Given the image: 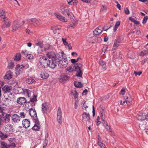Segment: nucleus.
<instances>
[{
    "mask_svg": "<svg viewBox=\"0 0 148 148\" xmlns=\"http://www.w3.org/2000/svg\"><path fill=\"white\" fill-rule=\"evenodd\" d=\"M49 60L46 57L42 56L40 58L39 62L42 67L45 68L48 66Z\"/></svg>",
    "mask_w": 148,
    "mask_h": 148,
    "instance_id": "nucleus-1",
    "label": "nucleus"
},
{
    "mask_svg": "<svg viewBox=\"0 0 148 148\" xmlns=\"http://www.w3.org/2000/svg\"><path fill=\"white\" fill-rule=\"evenodd\" d=\"M112 26V25H110L108 28L106 29H105L106 27H102L101 28V26H99L94 30L93 34L94 36H99L103 30L105 31H107Z\"/></svg>",
    "mask_w": 148,
    "mask_h": 148,
    "instance_id": "nucleus-2",
    "label": "nucleus"
},
{
    "mask_svg": "<svg viewBox=\"0 0 148 148\" xmlns=\"http://www.w3.org/2000/svg\"><path fill=\"white\" fill-rule=\"evenodd\" d=\"M75 71L77 72L76 76L82 77V65L80 63H77L75 66Z\"/></svg>",
    "mask_w": 148,
    "mask_h": 148,
    "instance_id": "nucleus-3",
    "label": "nucleus"
},
{
    "mask_svg": "<svg viewBox=\"0 0 148 148\" xmlns=\"http://www.w3.org/2000/svg\"><path fill=\"white\" fill-rule=\"evenodd\" d=\"M29 67L28 64H26V66H24L23 64L21 65H17L16 68V73L17 75H19L22 72V70L24 69L25 68H27Z\"/></svg>",
    "mask_w": 148,
    "mask_h": 148,
    "instance_id": "nucleus-4",
    "label": "nucleus"
},
{
    "mask_svg": "<svg viewBox=\"0 0 148 148\" xmlns=\"http://www.w3.org/2000/svg\"><path fill=\"white\" fill-rule=\"evenodd\" d=\"M67 58H64L59 57L58 58L60 64H61L62 67H66L68 64V61H67Z\"/></svg>",
    "mask_w": 148,
    "mask_h": 148,
    "instance_id": "nucleus-5",
    "label": "nucleus"
},
{
    "mask_svg": "<svg viewBox=\"0 0 148 148\" xmlns=\"http://www.w3.org/2000/svg\"><path fill=\"white\" fill-rule=\"evenodd\" d=\"M82 116L83 122L86 121L88 122L89 123H91L90 116L89 113H87L86 112H84L82 114Z\"/></svg>",
    "mask_w": 148,
    "mask_h": 148,
    "instance_id": "nucleus-6",
    "label": "nucleus"
},
{
    "mask_svg": "<svg viewBox=\"0 0 148 148\" xmlns=\"http://www.w3.org/2000/svg\"><path fill=\"white\" fill-rule=\"evenodd\" d=\"M122 40L121 37H119L116 39L114 41V45L112 49V51L115 50L116 48L120 45V43Z\"/></svg>",
    "mask_w": 148,
    "mask_h": 148,
    "instance_id": "nucleus-7",
    "label": "nucleus"
},
{
    "mask_svg": "<svg viewBox=\"0 0 148 148\" xmlns=\"http://www.w3.org/2000/svg\"><path fill=\"white\" fill-rule=\"evenodd\" d=\"M61 11L62 14L69 16H71L72 14H73L72 13L70 12L68 8L66 7H64L61 8Z\"/></svg>",
    "mask_w": 148,
    "mask_h": 148,
    "instance_id": "nucleus-8",
    "label": "nucleus"
},
{
    "mask_svg": "<svg viewBox=\"0 0 148 148\" xmlns=\"http://www.w3.org/2000/svg\"><path fill=\"white\" fill-rule=\"evenodd\" d=\"M47 56L49 58V60H56V56L55 52L53 51L48 52L47 54Z\"/></svg>",
    "mask_w": 148,
    "mask_h": 148,
    "instance_id": "nucleus-9",
    "label": "nucleus"
},
{
    "mask_svg": "<svg viewBox=\"0 0 148 148\" xmlns=\"http://www.w3.org/2000/svg\"><path fill=\"white\" fill-rule=\"evenodd\" d=\"M56 60H49L48 62V65L50 68L52 69L55 68L56 66Z\"/></svg>",
    "mask_w": 148,
    "mask_h": 148,
    "instance_id": "nucleus-10",
    "label": "nucleus"
},
{
    "mask_svg": "<svg viewBox=\"0 0 148 148\" xmlns=\"http://www.w3.org/2000/svg\"><path fill=\"white\" fill-rule=\"evenodd\" d=\"M61 108L59 107L57 111V119L58 123L61 124L62 123V114Z\"/></svg>",
    "mask_w": 148,
    "mask_h": 148,
    "instance_id": "nucleus-11",
    "label": "nucleus"
},
{
    "mask_svg": "<svg viewBox=\"0 0 148 148\" xmlns=\"http://www.w3.org/2000/svg\"><path fill=\"white\" fill-rule=\"evenodd\" d=\"M13 126L10 124H8L6 125L5 128L4 130L6 133L9 134L12 133L13 132Z\"/></svg>",
    "mask_w": 148,
    "mask_h": 148,
    "instance_id": "nucleus-12",
    "label": "nucleus"
},
{
    "mask_svg": "<svg viewBox=\"0 0 148 148\" xmlns=\"http://www.w3.org/2000/svg\"><path fill=\"white\" fill-rule=\"evenodd\" d=\"M28 21L31 24L34 23V25H35V24L36 25H38L41 23V22L39 19H36L35 18L29 19V20Z\"/></svg>",
    "mask_w": 148,
    "mask_h": 148,
    "instance_id": "nucleus-13",
    "label": "nucleus"
},
{
    "mask_svg": "<svg viewBox=\"0 0 148 148\" xmlns=\"http://www.w3.org/2000/svg\"><path fill=\"white\" fill-rule=\"evenodd\" d=\"M22 124L24 128H27L30 126V122L28 119H25L23 121Z\"/></svg>",
    "mask_w": 148,
    "mask_h": 148,
    "instance_id": "nucleus-14",
    "label": "nucleus"
},
{
    "mask_svg": "<svg viewBox=\"0 0 148 148\" xmlns=\"http://www.w3.org/2000/svg\"><path fill=\"white\" fill-rule=\"evenodd\" d=\"M27 101L26 98L24 97H20L18 98L17 99V103L20 105H23L25 104Z\"/></svg>",
    "mask_w": 148,
    "mask_h": 148,
    "instance_id": "nucleus-15",
    "label": "nucleus"
},
{
    "mask_svg": "<svg viewBox=\"0 0 148 148\" xmlns=\"http://www.w3.org/2000/svg\"><path fill=\"white\" fill-rule=\"evenodd\" d=\"M69 77L66 75H63L61 76L59 78V81L62 83H64L66 81L69 79Z\"/></svg>",
    "mask_w": 148,
    "mask_h": 148,
    "instance_id": "nucleus-16",
    "label": "nucleus"
},
{
    "mask_svg": "<svg viewBox=\"0 0 148 148\" xmlns=\"http://www.w3.org/2000/svg\"><path fill=\"white\" fill-rule=\"evenodd\" d=\"M19 22L18 21H15L13 23L12 25V30L14 32L18 29L20 27Z\"/></svg>",
    "mask_w": 148,
    "mask_h": 148,
    "instance_id": "nucleus-17",
    "label": "nucleus"
},
{
    "mask_svg": "<svg viewBox=\"0 0 148 148\" xmlns=\"http://www.w3.org/2000/svg\"><path fill=\"white\" fill-rule=\"evenodd\" d=\"M95 36V37H92L90 38V40L92 39L95 40L92 41V43H99L102 41V39L100 37H97V36Z\"/></svg>",
    "mask_w": 148,
    "mask_h": 148,
    "instance_id": "nucleus-18",
    "label": "nucleus"
},
{
    "mask_svg": "<svg viewBox=\"0 0 148 148\" xmlns=\"http://www.w3.org/2000/svg\"><path fill=\"white\" fill-rule=\"evenodd\" d=\"M36 45L38 47V53H41L42 50V48L43 47V44L42 42L41 41L38 42L37 43H36Z\"/></svg>",
    "mask_w": 148,
    "mask_h": 148,
    "instance_id": "nucleus-19",
    "label": "nucleus"
},
{
    "mask_svg": "<svg viewBox=\"0 0 148 148\" xmlns=\"http://www.w3.org/2000/svg\"><path fill=\"white\" fill-rule=\"evenodd\" d=\"M54 15H55L56 17L61 21L64 22H67V19L63 16L60 15L59 14H58L55 13L54 14Z\"/></svg>",
    "mask_w": 148,
    "mask_h": 148,
    "instance_id": "nucleus-20",
    "label": "nucleus"
},
{
    "mask_svg": "<svg viewBox=\"0 0 148 148\" xmlns=\"http://www.w3.org/2000/svg\"><path fill=\"white\" fill-rule=\"evenodd\" d=\"M13 76V73L11 71H9L6 72L4 78L5 79H10L12 78Z\"/></svg>",
    "mask_w": 148,
    "mask_h": 148,
    "instance_id": "nucleus-21",
    "label": "nucleus"
},
{
    "mask_svg": "<svg viewBox=\"0 0 148 148\" xmlns=\"http://www.w3.org/2000/svg\"><path fill=\"white\" fill-rule=\"evenodd\" d=\"M29 114L33 118H36L37 117V114L35 109L31 108L29 109Z\"/></svg>",
    "mask_w": 148,
    "mask_h": 148,
    "instance_id": "nucleus-22",
    "label": "nucleus"
},
{
    "mask_svg": "<svg viewBox=\"0 0 148 148\" xmlns=\"http://www.w3.org/2000/svg\"><path fill=\"white\" fill-rule=\"evenodd\" d=\"M12 89V87L11 86L8 85H5L2 89L3 91H4L5 93L10 92Z\"/></svg>",
    "mask_w": 148,
    "mask_h": 148,
    "instance_id": "nucleus-23",
    "label": "nucleus"
},
{
    "mask_svg": "<svg viewBox=\"0 0 148 148\" xmlns=\"http://www.w3.org/2000/svg\"><path fill=\"white\" fill-rule=\"evenodd\" d=\"M15 145L14 143H12L11 144H9L8 145L5 142H2L1 143V148H9L11 146H15Z\"/></svg>",
    "mask_w": 148,
    "mask_h": 148,
    "instance_id": "nucleus-24",
    "label": "nucleus"
},
{
    "mask_svg": "<svg viewBox=\"0 0 148 148\" xmlns=\"http://www.w3.org/2000/svg\"><path fill=\"white\" fill-rule=\"evenodd\" d=\"M12 120L14 122H18L20 121L19 116L17 114H14L12 116Z\"/></svg>",
    "mask_w": 148,
    "mask_h": 148,
    "instance_id": "nucleus-25",
    "label": "nucleus"
},
{
    "mask_svg": "<svg viewBox=\"0 0 148 148\" xmlns=\"http://www.w3.org/2000/svg\"><path fill=\"white\" fill-rule=\"evenodd\" d=\"M25 81L26 83L28 84H31L33 82H35V80L31 77H28L26 78Z\"/></svg>",
    "mask_w": 148,
    "mask_h": 148,
    "instance_id": "nucleus-26",
    "label": "nucleus"
},
{
    "mask_svg": "<svg viewBox=\"0 0 148 148\" xmlns=\"http://www.w3.org/2000/svg\"><path fill=\"white\" fill-rule=\"evenodd\" d=\"M8 134L1 131L0 132V138L1 139L6 138L8 137Z\"/></svg>",
    "mask_w": 148,
    "mask_h": 148,
    "instance_id": "nucleus-27",
    "label": "nucleus"
},
{
    "mask_svg": "<svg viewBox=\"0 0 148 148\" xmlns=\"http://www.w3.org/2000/svg\"><path fill=\"white\" fill-rule=\"evenodd\" d=\"M42 109L44 113H46L47 109V106L46 103H43L42 104Z\"/></svg>",
    "mask_w": 148,
    "mask_h": 148,
    "instance_id": "nucleus-28",
    "label": "nucleus"
},
{
    "mask_svg": "<svg viewBox=\"0 0 148 148\" xmlns=\"http://www.w3.org/2000/svg\"><path fill=\"white\" fill-rule=\"evenodd\" d=\"M41 77L44 79H47L48 77L49 74L45 71H43L41 72L40 74Z\"/></svg>",
    "mask_w": 148,
    "mask_h": 148,
    "instance_id": "nucleus-29",
    "label": "nucleus"
},
{
    "mask_svg": "<svg viewBox=\"0 0 148 148\" xmlns=\"http://www.w3.org/2000/svg\"><path fill=\"white\" fill-rule=\"evenodd\" d=\"M23 92L26 96H27L28 97L31 96V91L27 89H25L23 90Z\"/></svg>",
    "mask_w": 148,
    "mask_h": 148,
    "instance_id": "nucleus-30",
    "label": "nucleus"
},
{
    "mask_svg": "<svg viewBox=\"0 0 148 148\" xmlns=\"http://www.w3.org/2000/svg\"><path fill=\"white\" fill-rule=\"evenodd\" d=\"M75 86L77 88H82L83 86V85L80 82L75 81L74 82Z\"/></svg>",
    "mask_w": 148,
    "mask_h": 148,
    "instance_id": "nucleus-31",
    "label": "nucleus"
},
{
    "mask_svg": "<svg viewBox=\"0 0 148 148\" xmlns=\"http://www.w3.org/2000/svg\"><path fill=\"white\" fill-rule=\"evenodd\" d=\"M137 118L139 120L143 121L145 119V115L143 114H139L137 117Z\"/></svg>",
    "mask_w": 148,
    "mask_h": 148,
    "instance_id": "nucleus-32",
    "label": "nucleus"
},
{
    "mask_svg": "<svg viewBox=\"0 0 148 148\" xmlns=\"http://www.w3.org/2000/svg\"><path fill=\"white\" fill-rule=\"evenodd\" d=\"M3 22L5 25L6 27H10V23L8 20V18L5 20H4V21H3Z\"/></svg>",
    "mask_w": 148,
    "mask_h": 148,
    "instance_id": "nucleus-33",
    "label": "nucleus"
},
{
    "mask_svg": "<svg viewBox=\"0 0 148 148\" xmlns=\"http://www.w3.org/2000/svg\"><path fill=\"white\" fill-rule=\"evenodd\" d=\"M128 57L131 59H134L135 57V53L132 52L130 51L128 53Z\"/></svg>",
    "mask_w": 148,
    "mask_h": 148,
    "instance_id": "nucleus-34",
    "label": "nucleus"
},
{
    "mask_svg": "<svg viewBox=\"0 0 148 148\" xmlns=\"http://www.w3.org/2000/svg\"><path fill=\"white\" fill-rule=\"evenodd\" d=\"M21 54L20 53H17L14 58V60L16 61H18L21 59Z\"/></svg>",
    "mask_w": 148,
    "mask_h": 148,
    "instance_id": "nucleus-35",
    "label": "nucleus"
},
{
    "mask_svg": "<svg viewBox=\"0 0 148 148\" xmlns=\"http://www.w3.org/2000/svg\"><path fill=\"white\" fill-rule=\"evenodd\" d=\"M10 116V114H6L5 116H4V118H3L5 122H8L9 121Z\"/></svg>",
    "mask_w": 148,
    "mask_h": 148,
    "instance_id": "nucleus-36",
    "label": "nucleus"
},
{
    "mask_svg": "<svg viewBox=\"0 0 148 148\" xmlns=\"http://www.w3.org/2000/svg\"><path fill=\"white\" fill-rule=\"evenodd\" d=\"M4 102L5 103L9 104V103L11 101L10 98L9 96H8V97H7L5 96H4Z\"/></svg>",
    "mask_w": 148,
    "mask_h": 148,
    "instance_id": "nucleus-37",
    "label": "nucleus"
},
{
    "mask_svg": "<svg viewBox=\"0 0 148 148\" xmlns=\"http://www.w3.org/2000/svg\"><path fill=\"white\" fill-rule=\"evenodd\" d=\"M40 125H34V126L33 127L32 129L34 130H39L40 129Z\"/></svg>",
    "mask_w": 148,
    "mask_h": 148,
    "instance_id": "nucleus-38",
    "label": "nucleus"
},
{
    "mask_svg": "<svg viewBox=\"0 0 148 148\" xmlns=\"http://www.w3.org/2000/svg\"><path fill=\"white\" fill-rule=\"evenodd\" d=\"M97 144L100 147L102 148V147L105 146L104 144L103 143L102 141H101L100 140H99L97 141Z\"/></svg>",
    "mask_w": 148,
    "mask_h": 148,
    "instance_id": "nucleus-39",
    "label": "nucleus"
},
{
    "mask_svg": "<svg viewBox=\"0 0 148 148\" xmlns=\"http://www.w3.org/2000/svg\"><path fill=\"white\" fill-rule=\"evenodd\" d=\"M99 63L103 68H105L106 67V63L104 61L101 60L99 61Z\"/></svg>",
    "mask_w": 148,
    "mask_h": 148,
    "instance_id": "nucleus-40",
    "label": "nucleus"
},
{
    "mask_svg": "<svg viewBox=\"0 0 148 148\" xmlns=\"http://www.w3.org/2000/svg\"><path fill=\"white\" fill-rule=\"evenodd\" d=\"M63 44L66 47L68 48V49H72L71 45L70 44H69L67 42H66V43L64 42Z\"/></svg>",
    "mask_w": 148,
    "mask_h": 148,
    "instance_id": "nucleus-41",
    "label": "nucleus"
},
{
    "mask_svg": "<svg viewBox=\"0 0 148 148\" xmlns=\"http://www.w3.org/2000/svg\"><path fill=\"white\" fill-rule=\"evenodd\" d=\"M33 58V56L30 54H27V56H26V59H27V60H31V59H32Z\"/></svg>",
    "mask_w": 148,
    "mask_h": 148,
    "instance_id": "nucleus-42",
    "label": "nucleus"
},
{
    "mask_svg": "<svg viewBox=\"0 0 148 148\" xmlns=\"http://www.w3.org/2000/svg\"><path fill=\"white\" fill-rule=\"evenodd\" d=\"M77 2V1L76 0H71V1L68 2V3L69 5L73 4L75 5L76 4Z\"/></svg>",
    "mask_w": 148,
    "mask_h": 148,
    "instance_id": "nucleus-43",
    "label": "nucleus"
},
{
    "mask_svg": "<svg viewBox=\"0 0 148 148\" xmlns=\"http://www.w3.org/2000/svg\"><path fill=\"white\" fill-rule=\"evenodd\" d=\"M66 72L68 73H71L74 71V69L72 67H70L66 69Z\"/></svg>",
    "mask_w": 148,
    "mask_h": 148,
    "instance_id": "nucleus-44",
    "label": "nucleus"
},
{
    "mask_svg": "<svg viewBox=\"0 0 148 148\" xmlns=\"http://www.w3.org/2000/svg\"><path fill=\"white\" fill-rule=\"evenodd\" d=\"M20 118H24L25 117L26 114L24 112H21L19 114Z\"/></svg>",
    "mask_w": 148,
    "mask_h": 148,
    "instance_id": "nucleus-45",
    "label": "nucleus"
},
{
    "mask_svg": "<svg viewBox=\"0 0 148 148\" xmlns=\"http://www.w3.org/2000/svg\"><path fill=\"white\" fill-rule=\"evenodd\" d=\"M48 142V139H44V140L43 141V148H45V147H46Z\"/></svg>",
    "mask_w": 148,
    "mask_h": 148,
    "instance_id": "nucleus-46",
    "label": "nucleus"
},
{
    "mask_svg": "<svg viewBox=\"0 0 148 148\" xmlns=\"http://www.w3.org/2000/svg\"><path fill=\"white\" fill-rule=\"evenodd\" d=\"M131 102H132V101L131 100H130V101H128V100L127 101L126 100L125 101H124L123 102H122V101L121 100L120 103H121V105H124V104L126 102L127 104H128V102H129V103H130Z\"/></svg>",
    "mask_w": 148,
    "mask_h": 148,
    "instance_id": "nucleus-47",
    "label": "nucleus"
},
{
    "mask_svg": "<svg viewBox=\"0 0 148 148\" xmlns=\"http://www.w3.org/2000/svg\"><path fill=\"white\" fill-rule=\"evenodd\" d=\"M34 95V97L33 98H31L30 101L32 102H34L35 101H37L36 97L37 96L35 95Z\"/></svg>",
    "mask_w": 148,
    "mask_h": 148,
    "instance_id": "nucleus-48",
    "label": "nucleus"
},
{
    "mask_svg": "<svg viewBox=\"0 0 148 148\" xmlns=\"http://www.w3.org/2000/svg\"><path fill=\"white\" fill-rule=\"evenodd\" d=\"M34 122L35 123V125H40L39 121L37 117L36 118H34Z\"/></svg>",
    "mask_w": 148,
    "mask_h": 148,
    "instance_id": "nucleus-49",
    "label": "nucleus"
},
{
    "mask_svg": "<svg viewBox=\"0 0 148 148\" xmlns=\"http://www.w3.org/2000/svg\"><path fill=\"white\" fill-rule=\"evenodd\" d=\"M124 11L126 14H130V11L127 8H124Z\"/></svg>",
    "mask_w": 148,
    "mask_h": 148,
    "instance_id": "nucleus-50",
    "label": "nucleus"
},
{
    "mask_svg": "<svg viewBox=\"0 0 148 148\" xmlns=\"http://www.w3.org/2000/svg\"><path fill=\"white\" fill-rule=\"evenodd\" d=\"M108 48V47L107 46H106L103 47L102 50V53H105L106 51Z\"/></svg>",
    "mask_w": 148,
    "mask_h": 148,
    "instance_id": "nucleus-51",
    "label": "nucleus"
},
{
    "mask_svg": "<svg viewBox=\"0 0 148 148\" xmlns=\"http://www.w3.org/2000/svg\"><path fill=\"white\" fill-rule=\"evenodd\" d=\"M148 19V17L147 16H145L143 18V23L145 24L146 23Z\"/></svg>",
    "mask_w": 148,
    "mask_h": 148,
    "instance_id": "nucleus-52",
    "label": "nucleus"
},
{
    "mask_svg": "<svg viewBox=\"0 0 148 148\" xmlns=\"http://www.w3.org/2000/svg\"><path fill=\"white\" fill-rule=\"evenodd\" d=\"M86 101H85L84 100L83 102V103H82V104L83 105V107L85 108V110H86V109L88 108V106H87L86 103Z\"/></svg>",
    "mask_w": 148,
    "mask_h": 148,
    "instance_id": "nucleus-53",
    "label": "nucleus"
},
{
    "mask_svg": "<svg viewBox=\"0 0 148 148\" xmlns=\"http://www.w3.org/2000/svg\"><path fill=\"white\" fill-rule=\"evenodd\" d=\"M78 104V100H75V104H74V108L75 109H76L77 108Z\"/></svg>",
    "mask_w": 148,
    "mask_h": 148,
    "instance_id": "nucleus-54",
    "label": "nucleus"
},
{
    "mask_svg": "<svg viewBox=\"0 0 148 148\" xmlns=\"http://www.w3.org/2000/svg\"><path fill=\"white\" fill-rule=\"evenodd\" d=\"M147 53V52L145 51V50L144 51H142L140 53V55L141 56H143L145 55Z\"/></svg>",
    "mask_w": 148,
    "mask_h": 148,
    "instance_id": "nucleus-55",
    "label": "nucleus"
},
{
    "mask_svg": "<svg viewBox=\"0 0 148 148\" xmlns=\"http://www.w3.org/2000/svg\"><path fill=\"white\" fill-rule=\"evenodd\" d=\"M125 89L124 88H123L121 90L120 93V94H121H121L122 95H124L125 93Z\"/></svg>",
    "mask_w": 148,
    "mask_h": 148,
    "instance_id": "nucleus-56",
    "label": "nucleus"
},
{
    "mask_svg": "<svg viewBox=\"0 0 148 148\" xmlns=\"http://www.w3.org/2000/svg\"><path fill=\"white\" fill-rule=\"evenodd\" d=\"M142 73V72L141 71H139L138 72L136 71H134V74L136 76L137 75H138L139 76Z\"/></svg>",
    "mask_w": 148,
    "mask_h": 148,
    "instance_id": "nucleus-57",
    "label": "nucleus"
},
{
    "mask_svg": "<svg viewBox=\"0 0 148 148\" xmlns=\"http://www.w3.org/2000/svg\"><path fill=\"white\" fill-rule=\"evenodd\" d=\"M21 53L22 54L25 56V57H26V56H27V54H28L26 50L22 51Z\"/></svg>",
    "mask_w": 148,
    "mask_h": 148,
    "instance_id": "nucleus-58",
    "label": "nucleus"
},
{
    "mask_svg": "<svg viewBox=\"0 0 148 148\" xmlns=\"http://www.w3.org/2000/svg\"><path fill=\"white\" fill-rule=\"evenodd\" d=\"M4 115L3 113L2 112H0V119L4 118Z\"/></svg>",
    "mask_w": 148,
    "mask_h": 148,
    "instance_id": "nucleus-59",
    "label": "nucleus"
},
{
    "mask_svg": "<svg viewBox=\"0 0 148 148\" xmlns=\"http://www.w3.org/2000/svg\"><path fill=\"white\" fill-rule=\"evenodd\" d=\"M88 92V90L86 89L84 90V91L82 93L83 95H86L87 94V92Z\"/></svg>",
    "mask_w": 148,
    "mask_h": 148,
    "instance_id": "nucleus-60",
    "label": "nucleus"
},
{
    "mask_svg": "<svg viewBox=\"0 0 148 148\" xmlns=\"http://www.w3.org/2000/svg\"><path fill=\"white\" fill-rule=\"evenodd\" d=\"M0 17L1 18L3 21L7 18L5 16V15L0 16Z\"/></svg>",
    "mask_w": 148,
    "mask_h": 148,
    "instance_id": "nucleus-61",
    "label": "nucleus"
},
{
    "mask_svg": "<svg viewBox=\"0 0 148 148\" xmlns=\"http://www.w3.org/2000/svg\"><path fill=\"white\" fill-rule=\"evenodd\" d=\"M75 94L74 97L75 99H76L78 97V93L76 91H75L74 92V93Z\"/></svg>",
    "mask_w": 148,
    "mask_h": 148,
    "instance_id": "nucleus-62",
    "label": "nucleus"
},
{
    "mask_svg": "<svg viewBox=\"0 0 148 148\" xmlns=\"http://www.w3.org/2000/svg\"><path fill=\"white\" fill-rule=\"evenodd\" d=\"M120 22L119 21H118L116 23L115 26L118 27L120 25Z\"/></svg>",
    "mask_w": 148,
    "mask_h": 148,
    "instance_id": "nucleus-63",
    "label": "nucleus"
},
{
    "mask_svg": "<svg viewBox=\"0 0 148 148\" xmlns=\"http://www.w3.org/2000/svg\"><path fill=\"white\" fill-rule=\"evenodd\" d=\"M101 115H105V111H104V110L103 109H102L101 110Z\"/></svg>",
    "mask_w": 148,
    "mask_h": 148,
    "instance_id": "nucleus-64",
    "label": "nucleus"
}]
</instances>
